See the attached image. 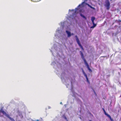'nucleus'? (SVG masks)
Listing matches in <instances>:
<instances>
[{
	"label": "nucleus",
	"mask_w": 121,
	"mask_h": 121,
	"mask_svg": "<svg viewBox=\"0 0 121 121\" xmlns=\"http://www.w3.org/2000/svg\"><path fill=\"white\" fill-rule=\"evenodd\" d=\"M66 32L68 35V37H69L71 36V34L70 32L67 30H66Z\"/></svg>",
	"instance_id": "5"
},
{
	"label": "nucleus",
	"mask_w": 121,
	"mask_h": 121,
	"mask_svg": "<svg viewBox=\"0 0 121 121\" xmlns=\"http://www.w3.org/2000/svg\"><path fill=\"white\" fill-rule=\"evenodd\" d=\"M80 15L82 17H83V18H84L86 19V17L85 16L83 15L82 14H80Z\"/></svg>",
	"instance_id": "10"
},
{
	"label": "nucleus",
	"mask_w": 121,
	"mask_h": 121,
	"mask_svg": "<svg viewBox=\"0 0 121 121\" xmlns=\"http://www.w3.org/2000/svg\"><path fill=\"white\" fill-rule=\"evenodd\" d=\"M0 112H2L3 114L5 115L6 117H8L12 121H15L12 118L10 117L8 114H7L5 112L2 108H1L0 110Z\"/></svg>",
	"instance_id": "2"
},
{
	"label": "nucleus",
	"mask_w": 121,
	"mask_h": 121,
	"mask_svg": "<svg viewBox=\"0 0 121 121\" xmlns=\"http://www.w3.org/2000/svg\"><path fill=\"white\" fill-rule=\"evenodd\" d=\"M93 26L91 27V28H93L96 26V24H95V23H93Z\"/></svg>",
	"instance_id": "9"
},
{
	"label": "nucleus",
	"mask_w": 121,
	"mask_h": 121,
	"mask_svg": "<svg viewBox=\"0 0 121 121\" xmlns=\"http://www.w3.org/2000/svg\"><path fill=\"white\" fill-rule=\"evenodd\" d=\"M106 116H107L109 118L110 120L111 121H113L112 119L111 116L109 115L108 114H107V113Z\"/></svg>",
	"instance_id": "6"
},
{
	"label": "nucleus",
	"mask_w": 121,
	"mask_h": 121,
	"mask_svg": "<svg viewBox=\"0 0 121 121\" xmlns=\"http://www.w3.org/2000/svg\"><path fill=\"white\" fill-rule=\"evenodd\" d=\"M79 46L82 49V50L83 51L84 50V49H83L82 46L81 45H79Z\"/></svg>",
	"instance_id": "12"
},
{
	"label": "nucleus",
	"mask_w": 121,
	"mask_h": 121,
	"mask_svg": "<svg viewBox=\"0 0 121 121\" xmlns=\"http://www.w3.org/2000/svg\"><path fill=\"white\" fill-rule=\"evenodd\" d=\"M80 5H80H80H79V6H80Z\"/></svg>",
	"instance_id": "24"
},
{
	"label": "nucleus",
	"mask_w": 121,
	"mask_h": 121,
	"mask_svg": "<svg viewBox=\"0 0 121 121\" xmlns=\"http://www.w3.org/2000/svg\"><path fill=\"white\" fill-rule=\"evenodd\" d=\"M94 21H91L92 24L94 23Z\"/></svg>",
	"instance_id": "18"
},
{
	"label": "nucleus",
	"mask_w": 121,
	"mask_h": 121,
	"mask_svg": "<svg viewBox=\"0 0 121 121\" xmlns=\"http://www.w3.org/2000/svg\"><path fill=\"white\" fill-rule=\"evenodd\" d=\"M85 3V1H84L83 2H82V5L83 4H84V3Z\"/></svg>",
	"instance_id": "17"
},
{
	"label": "nucleus",
	"mask_w": 121,
	"mask_h": 121,
	"mask_svg": "<svg viewBox=\"0 0 121 121\" xmlns=\"http://www.w3.org/2000/svg\"><path fill=\"white\" fill-rule=\"evenodd\" d=\"M74 35V34H73V33H72V34H71V35Z\"/></svg>",
	"instance_id": "19"
},
{
	"label": "nucleus",
	"mask_w": 121,
	"mask_h": 121,
	"mask_svg": "<svg viewBox=\"0 0 121 121\" xmlns=\"http://www.w3.org/2000/svg\"><path fill=\"white\" fill-rule=\"evenodd\" d=\"M31 1H33L35 2H36L37 1H39L40 0H31Z\"/></svg>",
	"instance_id": "13"
},
{
	"label": "nucleus",
	"mask_w": 121,
	"mask_h": 121,
	"mask_svg": "<svg viewBox=\"0 0 121 121\" xmlns=\"http://www.w3.org/2000/svg\"><path fill=\"white\" fill-rule=\"evenodd\" d=\"M76 11H75V13H76Z\"/></svg>",
	"instance_id": "23"
},
{
	"label": "nucleus",
	"mask_w": 121,
	"mask_h": 121,
	"mask_svg": "<svg viewBox=\"0 0 121 121\" xmlns=\"http://www.w3.org/2000/svg\"><path fill=\"white\" fill-rule=\"evenodd\" d=\"M39 121V120H37L36 121Z\"/></svg>",
	"instance_id": "20"
},
{
	"label": "nucleus",
	"mask_w": 121,
	"mask_h": 121,
	"mask_svg": "<svg viewBox=\"0 0 121 121\" xmlns=\"http://www.w3.org/2000/svg\"><path fill=\"white\" fill-rule=\"evenodd\" d=\"M82 72L83 73V74L84 75V76H86V73H85V72L84 71V70H83V69L82 68Z\"/></svg>",
	"instance_id": "8"
},
{
	"label": "nucleus",
	"mask_w": 121,
	"mask_h": 121,
	"mask_svg": "<svg viewBox=\"0 0 121 121\" xmlns=\"http://www.w3.org/2000/svg\"><path fill=\"white\" fill-rule=\"evenodd\" d=\"M103 109L104 112V113L106 115V112L105 111V110H104V108H103Z\"/></svg>",
	"instance_id": "14"
},
{
	"label": "nucleus",
	"mask_w": 121,
	"mask_h": 121,
	"mask_svg": "<svg viewBox=\"0 0 121 121\" xmlns=\"http://www.w3.org/2000/svg\"><path fill=\"white\" fill-rule=\"evenodd\" d=\"M95 18L94 17H91V21H94L95 19Z\"/></svg>",
	"instance_id": "11"
},
{
	"label": "nucleus",
	"mask_w": 121,
	"mask_h": 121,
	"mask_svg": "<svg viewBox=\"0 0 121 121\" xmlns=\"http://www.w3.org/2000/svg\"><path fill=\"white\" fill-rule=\"evenodd\" d=\"M86 78V81H87V82L88 83H90V82L89 80H88V78H87V75H86V76H85Z\"/></svg>",
	"instance_id": "7"
},
{
	"label": "nucleus",
	"mask_w": 121,
	"mask_h": 121,
	"mask_svg": "<svg viewBox=\"0 0 121 121\" xmlns=\"http://www.w3.org/2000/svg\"><path fill=\"white\" fill-rule=\"evenodd\" d=\"M109 75H107V76H109Z\"/></svg>",
	"instance_id": "21"
},
{
	"label": "nucleus",
	"mask_w": 121,
	"mask_h": 121,
	"mask_svg": "<svg viewBox=\"0 0 121 121\" xmlns=\"http://www.w3.org/2000/svg\"><path fill=\"white\" fill-rule=\"evenodd\" d=\"M80 53L81 57L82 59L84 61V62L85 64L86 65V66L87 68H88V70L89 71L91 72H92V70H91L90 68L89 65L87 62L86 60L84 58V55L82 52L81 51H80Z\"/></svg>",
	"instance_id": "1"
},
{
	"label": "nucleus",
	"mask_w": 121,
	"mask_h": 121,
	"mask_svg": "<svg viewBox=\"0 0 121 121\" xmlns=\"http://www.w3.org/2000/svg\"><path fill=\"white\" fill-rule=\"evenodd\" d=\"M93 90V91L94 93L95 94V95H96V93L95 92V91L94 90Z\"/></svg>",
	"instance_id": "16"
},
{
	"label": "nucleus",
	"mask_w": 121,
	"mask_h": 121,
	"mask_svg": "<svg viewBox=\"0 0 121 121\" xmlns=\"http://www.w3.org/2000/svg\"><path fill=\"white\" fill-rule=\"evenodd\" d=\"M75 37H76V40L79 46L81 44L80 43V41L78 38L77 37V35L75 36Z\"/></svg>",
	"instance_id": "4"
},
{
	"label": "nucleus",
	"mask_w": 121,
	"mask_h": 121,
	"mask_svg": "<svg viewBox=\"0 0 121 121\" xmlns=\"http://www.w3.org/2000/svg\"><path fill=\"white\" fill-rule=\"evenodd\" d=\"M62 104V102H61L60 103V104Z\"/></svg>",
	"instance_id": "22"
},
{
	"label": "nucleus",
	"mask_w": 121,
	"mask_h": 121,
	"mask_svg": "<svg viewBox=\"0 0 121 121\" xmlns=\"http://www.w3.org/2000/svg\"><path fill=\"white\" fill-rule=\"evenodd\" d=\"M64 117L65 119L66 120H67V118H66V117L65 116H64Z\"/></svg>",
	"instance_id": "15"
},
{
	"label": "nucleus",
	"mask_w": 121,
	"mask_h": 121,
	"mask_svg": "<svg viewBox=\"0 0 121 121\" xmlns=\"http://www.w3.org/2000/svg\"><path fill=\"white\" fill-rule=\"evenodd\" d=\"M106 9H109V6L110 5V3L107 0H106Z\"/></svg>",
	"instance_id": "3"
},
{
	"label": "nucleus",
	"mask_w": 121,
	"mask_h": 121,
	"mask_svg": "<svg viewBox=\"0 0 121 121\" xmlns=\"http://www.w3.org/2000/svg\"><path fill=\"white\" fill-rule=\"evenodd\" d=\"M72 11H74V10H72Z\"/></svg>",
	"instance_id": "25"
}]
</instances>
